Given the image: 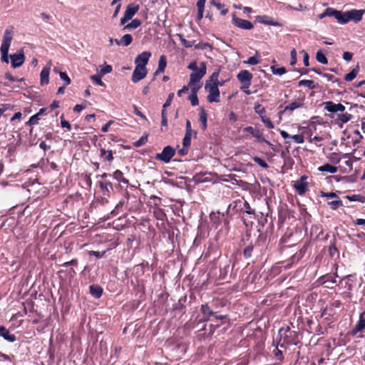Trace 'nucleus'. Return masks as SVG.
Here are the masks:
<instances>
[{
	"mask_svg": "<svg viewBox=\"0 0 365 365\" xmlns=\"http://www.w3.org/2000/svg\"><path fill=\"white\" fill-rule=\"evenodd\" d=\"M358 73V69L354 68L351 71L345 75L344 79L346 81H351L354 79Z\"/></svg>",
	"mask_w": 365,
	"mask_h": 365,
	"instance_id": "obj_37",
	"label": "nucleus"
},
{
	"mask_svg": "<svg viewBox=\"0 0 365 365\" xmlns=\"http://www.w3.org/2000/svg\"><path fill=\"white\" fill-rule=\"evenodd\" d=\"M206 64L204 62H201L199 66V69L196 71L192 72L190 76V82L188 86L193 87L195 86H201L200 84V80L206 74Z\"/></svg>",
	"mask_w": 365,
	"mask_h": 365,
	"instance_id": "obj_1",
	"label": "nucleus"
},
{
	"mask_svg": "<svg viewBox=\"0 0 365 365\" xmlns=\"http://www.w3.org/2000/svg\"><path fill=\"white\" fill-rule=\"evenodd\" d=\"M304 255V252L300 250L298 252L291 257L287 262H283L280 263V267H284L285 269H289L292 265L297 262Z\"/></svg>",
	"mask_w": 365,
	"mask_h": 365,
	"instance_id": "obj_12",
	"label": "nucleus"
},
{
	"mask_svg": "<svg viewBox=\"0 0 365 365\" xmlns=\"http://www.w3.org/2000/svg\"><path fill=\"white\" fill-rule=\"evenodd\" d=\"M128 200V194L123 198L121 199L118 203L116 205L115 209L113 210V212H116V213H118V210L124 205V204L125 203V202H127Z\"/></svg>",
	"mask_w": 365,
	"mask_h": 365,
	"instance_id": "obj_38",
	"label": "nucleus"
},
{
	"mask_svg": "<svg viewBox=\"0 0 365 365\" xmlns=\"http://www.w3.org/2000/svg\"><path fill=\"white\" fill-rule=\"evenodd\" d=\"M324 110L328 112L336 113L338 112H344L345 110V106L341 103H335L332 101H327L324 103Z\"/></svg>",
	"mask_w": 365,
	"mask_h": 365,
	"instance_id": "obj_9",
	"label": "nucleus"
},
{
	"mask_svg": "<svg viewBox=\"0 0 365 365\" xmlns=\"http://www.w3.org/2000/svg\"><path fill=\"white\" fill-rule=\"evenodd\" d=\"M232 23L235 26L242 29L250 30L253 28V24L251 21L235 16L232 18Z\"/></svg>",
	"mask_w": 365,
	"mask_h": 365,
	"instance_id": "obj_13",
	"label": "nucleus"
},
{
	"mask_svg": "<svg viewBox=\"0 0 365 365\" xmlns=\"http://www.w3.org/2000/svg\"><path fill=\"white\" fill-rule=\"evenodd\" d=\"M301 106L302 105L299 103L292 102L289 105L287 106L284 108V111H287V110L292 111V110H295L296 108L301 107Z\"/></svg>",
	"mask_w": 365,
	"mask_h": 365,
	"instance_id": "obj_45",
	"label": "nucleus"
},
{
	"mask_svg": "<svg viewBox=\"0 0 365 365\" xmlns=\"http://www.w3.org/2000/svg\"><path fill=\"white\" fill-rule=\"evenodd\" d=\"M273 354L277 359H279V361H282V359H283L282 351L278 348V346L275 347V349L273 351Z\"/></svg>",
	"mask_w": 365,
	"mask_h": 365,
	"instance_id": "obj_57",
	"label": "nucleus"
},
{
	"mask_svg": "<svg viewBox=\"0 0 365 365\" xmlns=\"http://www.w3.org/2000/svg\"><path fill=\"white\" fill-rule=\"evenodd\" d=\"M318 170L320 172H327L329 173H335L337 172V168L333 166L329 163H326L318 168Z\"/></svg>",
	"mask_w": 365,
	"mask_h": 365,
	"instance_id": "obj_26",
	"label": "nucleus"
},
{
	"mask_svg": "<svg viewBox=\"0 0 365 365\" xmlns=\"http://www.w3.org/2000/svg\"><path fill=\"white\" fill-rule=\"evenodd\" d=\"M201 312L203 314V321L205 322L208 321L210 317L215 315V312L210 309V307L207 304L202 305Z\"/></svg>",
	"mask_w": 365,
	"mask_h": 365,
	"instance_id": "obj_22",
	"label": "nucleus"
},
{
	"mask_svg": "<svg viewBox=\"0 0 365 365\" xmlns=\"http://www.w3.org/2000/svg\"><path fill=\"white\" fill-rule=\"evenodd\" d=\"M290 138L293 139L297 143H303L304 141L303 135L300 134L294 135Z\"/></svg>",
	"mask_w": 365,
	"mask_h": 365,
	"instance_id": "obj_61",
	"label": "nucleus"
},
{
	"mask_svg": "<svg viewBox=\"0 0 365 365\" xmlns=\"http://www.w3.org/2000/svg\"><path fill=\"white\" fill-rule=\"evenodd\" d=\"M139 6L135 4L128 5L124 12L123 18L120 19V24L125 25L126 22L132 19L135 14L138 11Z\"/></svg>",
	"mask_w": 365,
	"mask_h": 365,
	"instance_id": "obj_3",
	"label": "nucleus"
},
{
	"mask_svg": "<svg viewBox=\"0 0 365 365\" xmlns=\"http://www.w3.org/2000/svg\"><path fill=\"white\" fill-rule=\"evenodd\" d=\"M244 131L250 133L253 137L256 138L259 142H264L269 146L272 145L269 141L263 138L262 133L258 129L252 126H247L245 128Z\"/></svg>",
	"mask_w": 365,
	"mask_h": 365,
	"instance_id": "obj_11",
	"label": "nucleus"
},
{
	"mask_svg": "<svg viewBox=\"0 0 365 365\" xmlns=\"http://www.w3.org/2000/svg\"><path fill=\"white\" fill-rule=\"evenodd\" d=\"M205 91L208 93L207 101L209 103H218L220 101V90L215 83H205Z\"/></svg>",
	"mask_w": 365,
	"mask_h": 365,
	"instance_id": "obj_2",
	"label": "nucleus"
},
{
	"mask_svg": "<svg viewBox=\"0 0 365 365\" xmlns=\"http://www.w3.org/2000/svg\"><path fill=\"white\" fill-rule=\"evenodd\" d=\"M316 59L317 61H319V63H321L322 64L328 63L327 57L321 51H317V53L316 54Z\"/></svg>",
	"mask_w": 365,
	"mask_h": 365,
	"instance_id": "obj_34",
	"label": "nucleus"
},
{
	"mask_svg": "<svg viewBox=\"0 0 365 365\" xmlns=\"http://www.w3.org/2000/svg\"><path fill=\"white\" fill-rule=\"evenodd\" d=\"M292 331L290 330L289 327L287 326L286 327H282L279 329V336L280 337V340H282V338L283 336L286 335L287 334H289V332H292Z\"/></svg>",
	"mask_w": 365,
	"mask_h": 365,
	"instance_id": "obj_51",
	"label": "nucleus"
},
{
	"mask_svg": "<svg viewBox=\"0 0 365 365\" xmlns=\"http://www.w3.org/2000/svg\"><path fill=\"white\" fill-rule=\"evenodd\" d=\"M174 93H170L169 95H168V97L165 101V103H164L163 105V108H166L167 107L170 106V104H171V102L174 98Z\"/></svg>",
	"mask_w": 365,
	"mask_h": 365,
	"instance_id": "obj_63",
	"label": "nucleus"
},
{
	"mask_svg": "<svg viewBox=\"0 0 365 365\" xmlns=\"http://www.w3.org/2000/svg\"><path fill=\"white\" fill-rule=\"evenodd\" d=\"M11 66L14 68H19L23 65L25 61V56L23 51L10 55Z\"/></svg>",
	"mask_w": 365,
	"mask_h": 365,
	"instance_id": "obj_6",
	"label": "nucleus"
},
{
	"mask_svg": "<svg viewBox=\"0 0 365 365\" xmlns=\"http://www.w3.org/2000/svg\"><path fill=\"white\" fill-rule=\"evenodd\" d=\"M146 67L135 66L132 75V81L137 83L143 79L147 75Z\"/></svg>",
	"mask_w": 365,
	"mask_h": 365,
	"instance_id": "obj_7",
	"label": "nucleus"
},
{
	"mask_svg": "<svg viewBox=\"0 0 365 365\" xmlns=\"http://www.w3.org/2000/svg\"><path fill=\"white\" fill-rule=\"evenodd\" d=\"M365 10L351 9L348 11L349 21H353L355 23L360 21L362 19Z\"/></svg>",
	"mask_w": 365,
	"mask_h": 365,
	"instance_id": "obj_15",
	"label": "nucleus"
},
{
	"mask_svg": "<svg viewBox=\"0 0 365 365\" xmlns=\"http://www.w3.org/2000/svg\"><path fill=\"white\" fill-rule=\"evenodd\" d=\"M0 336L3 337L5 340L9 342L16 341L14 334H11L10 331L4 326H0Z\"/></svg>",
	"mask_w": 365,
	"mask_h": 365,
	"instance_id": "obj_20",
	"label": "nucleus"
},
{
	"mask_svg": "<svg viewBox=\"0 0 365 365\" xmlns=\"http://www.w3.org/2000/svg\"><path fill=\"white\" fill-rule=\"evenodd\" d=\"M263 18H266V16H257V20L258 22L266 24V25H271V26H278L279 24L277 22H274L272 21H267V20H262Z\"/></svg>",
	"mask_w": 365,
	"mask_h": 365,
	"instance_id": "obj_46",
	"label": "nucleus"
},
{
	"mask_svg": "<svg viewBox=\"0 0 365 365\" xmlns=\"http://www.w3.org/2000/svg\"><path fill=\"white\" fill-rule=\"evenodd\" d=\"M14 29L13 26H9L5 29L0 48L9 49L11 42L14 37Z\"/></svg>",
	"mask_w": 365,
	"mask_h": 365,
	"instance_id": "obj_5",
	"label": "nucleus"
},
{
	"mask_svg": "<svg viewBox=\"0 0 365 365\" xmlns=\"http://www.w3.org/2000/svg\"><path fill=\"white\" fill-rule=\"evenodd\" d=\"M38 122H39V116H38V115L35 114L29 118V120L26 123V124L30 125H37L38 123Z\"/></svg>",
	"mask_w": 365,
	"mask_h": 365,
	"instance_id": "obj_49",
	"label": "nucleus"
},
{
	"mask_svg": "<svg viewBox=\"0 0 365 365\" xmlns=\"http://www.w3.org/2000/svg\"><path fill=\"white\" fill-rule=\"evenodd\" d=\"M334 14V9L327 8L323 13L319 15V18L320 19H324L326 16H333Z\"/></svg>",
	"mask_w": 365,
	"mask_h": 365,
	"instance_id": "obj_44",
	"label": "nucleus"
},
{
	"mask_svg": "<svg viewBox=\"0 0 365 365\" xmlns=\"http://www.w3.org/2000/svg\"><path fill=\"white\" fill-rule=\"evenodd\" d=\"M199 120L201 123L202 129L205 130L207 128V114L205 110L200 112Z\"/></svg>",
	"mask_w": 365,
	"mask_h": 365,
	"instance_id": "obj_33",
	"label": "nucleus"
},
{
	"mask_svg": "<svg viewBox=\"0 0 365 365\" xmlns=\"http://www.w3.org/2000/svg\"><path fill=\"white\" fill-rule=\"evenodd\" d=\"M59 75L60 78L65 82L66 86L71 83V79L65 72H59Z\"/></svg>",
	"mask_w": 365,
	"mask_h": 365,
	"instance_id": "obj_58",
	"label": "nucleus"
},
{
	"mask_svg": "<svg viewBox=\"0 0 365 365\" xmlns=\"http://www.w3.org/2000/svg\"><path fill=\"white\" fill-rule=\"evenodd\" d=\"M283 343L280 344V347H284V344H296L297 340V333L296 331L289 332V334H287L283 336Z\"/></svg>",
	"mask_w": 365,
	"mask_h": 365,
	"instance_id": "obj_16",
	"label": "nucleus"
},
{
	"mask_svg": "<svg viewBox=\"0 0 365 365\" xmlns=\"http://www.w3.org/2000/svg\"><path fill=\"white\" fill-rule=\"evenodd\" d=\"M101 74L98 76V75H93L91 76V78L93 80V82H95L96 84L101 86H104V83L103 82L101 81Z\"/></svg>",
	"mask_w": 365,
	"mask_h": 365,
	"instance_id": "obj_52",
	"label": "nucleus"
},
{
	"mask_svg": "<svg viewBox=\"0 0 365 365\" xmlns=\"http://www.w3.org/2000/svg\"><path fill=\"white\" fill-rule=\"evenodd\" d=\"M201 86H195L191 87L192 94L189 96V100L191 102L192 106H195L198 105V98L197 96V92L200 88Z\"/></svg>",
	"mask_w": 365,
	"mask_h": 365,
	"instance_id": "obj_21",
	"label": "nucleus"
},
{
	"mask_svg": "<svg viewBox=\"0 0 365 365\" xmlns=\"http://www.w3.org/2000/svg\"><path fill=\"white\" fill-rule=\"evenodd\" d=\"M133 41V37L130 34H125L120 40L115 39V44L118 46L123 45L124 46H129Z\"/></svg>",
	"mask_w": 365,
	"mask_h": 365,
	"instance_id": "obj_23",
	"label": "nucleus"
},
{
	"mask_svg": "<svg viewBox=\"0 0 365 365\" xmlns=\"http://www.w3.org/2000/svg\"><path fill=\"white\" fill-rule=\"evenodd\" d=\"M191 137L192 135H185L183 140H182V145L184 148H188L190 145L191 143Z\"/></svg>",
	"mask_w": 365,
	"mask_h": 365,
	"instance_id": "obj_54",
	"label": "nucleus"
},
{
	"mask_svg": "<svg viewBox=\"0 0 365 365\" xmlns=\"http://www.w3.org/2000/svg\"><path fill=\"white\" fill-rule=\"evenodd\" d=\"M61 125L62 128H66L68 130L71 129V124L69 123L68 121L66 120L64 118H63V115H62L61 116Z\"/></svg>",
	"mask_w": 365,
	"mask_h": 365,
	"instance_id": "obj_62",
	"label": "nucleus"
},
{
	"mask_svg": "<svg viewBox=\"0 0 365 365\" xmlns=\"http://www.w3.org/2000/svg\"><path fill=\"white\" fill-rule=\"evenodd\" d=\"M100 156L108 161L110 162L113 160V153L111 150H106L104 148L100 149Z\"/></svg>",
	"mask_w": 365,
	"mask_h": 365,
	"instance_id": "obj_30",
	"label": "nucleus"
},
{
	"mask_svg": "<svg viewBox=\"0 0 365 365\" xmlns=\"http://www.w3.org/2000/svg\"><path fill=\"white\" fill-rule=\"evenodd\" d=\"M351 115L349 113L338 114V119L342 123H346L351 119Z\"/></svg>",
	"mask_w": 365,
	"mask_h": 365,
	"instance_id": "obj_39",
	"label": "nucleus"
},
{
	"mask_svg": "<svg viewBox=\"0 0 365 365\" xmlns=\"http://www.w3.org/2000/svg\"><path fill=\"white\" fill-rule=\"evenodd\" d=\"M167 66V59L166 56L164 55H162L160 56L159 61H158V66L157 70L155 72V75H158V73H163L165 71V69Z\"/></svg>",
	"mask_w": 365,
	"mask_h": 365,
	"instance_id": "obj_24",
	"label": "nucleus"
},
{
	"mask_svg": "<svg viewBox=\"0 0 365 365\" xmlns=\"http://www.w3.org/2000/svg\"><path fill=\"white\" fill-rule=\"evenodd\" d=\"M218 77H219V71L214 72L211 75L210 80L208 81H207L206 83H215L217 86H219V85L222 86V83H219Z\"/></svg>",
	"mask_w": 365,
	"mask_h": 365,
	"instance_id": "obj_32",
	"label": "nucleus"
},
{
	"mask_svg": "<svg viewBox=\"0 0 365 365\" xmlns=\"http://www.w3.org/2000/svg\"><path fill=\"white\" fill-rule=\"evenodd\" d=\"M254 110L260 117L265 115V108L259 103L255 105Z\"/></svg>",
	"mask_w": 365,
	"mask_h": 365,
	"instance_id": "obj_40",
	"label": "nucleus"
},
{
	"mask_svg": "<svg viewBox=\"0 0 365 365\" xmlns=\"http://www.w3.org/2000/svg\"><path fill=\"white\" fill-rule=\"evenodd\" d=\"M299 86H305L309 89H314L316 88L314 82L311 80H302L299 82Z\"/></svg>",
	"mask_w": 365,
	"mask_h": 365,
	"instance_id": "obj_35",
	"label": "nucleus"
},
{
	"mask_svg": "<svg viewBox=\"0 0 365 365\" xmlns=\"http://www.w3.org/2000/svg\"><path fill=\"white\" fill-rule=\"evenodd\" d=\"M195 48L197 49H212V46L209 43H199L195 45Z\"/></svg>",
	"mask_w": 365,
	"mask_h": 365,
	"instance_id": "obj_50",
	"label": "nucleus"
},
{
	"mask_svg": "<svg viewBox=\"0 0 365 365\" xmlns=\"http://www.w3.org/2000/svg\"><path fill=\"white\" fill-rule=\"evenodd\" d=\"M111 71H112V66L110 65H106L101 69L100 74L101 76H103L107 73H110Z\"/></svg>",
	"mask_w": 365,
	"mask_h": 365,
	"instance_id": "obj_55",
	"label": "nucleus"
},
{
	"mask_svg": "<svg viewBox=\"0 0 365 365\" xmlns=\"http://www.w3.org/2000/svg\"><path fill=\"white\" fill-rule=\"evenodd\" d=\"M141 25V21L137 19H135L131 21L130 23L124 26L123 30H130L135 29L139 27Z\"/></svg>",
	"mask_w": 365,
	"mask_h": 365,
	"instance_id": "obj_31",
	"label": "nucleus"
},
{
	"mask_svg": "<svg viewBox=\"0 0 365 365\" xmlns=\"http://www.w3.org/2000/svg\"><path fill=\"white\" fill-rule=\"evenodd\" d=\"M180 36V41L181 43L186 48H190L195 46L194 41H189L185 39L181 35Z\"/></svg>",
	"mask_w": 365,
	"mask_h": 365,
	"instance_id": "obj_48",
	"label": "nucleus"
},
{
	"mask_svg": "<svg viewBox=\"0 0 365 365\" xmlns=\"http://www.w3.org/2000/svg\"><path fill=\"white\" fill-rule=\"evenodd\" d=\"M307 177L302 175L300 178L294 182V187L299 195L304 194L307 190L308 184L306 182Z\"/></svg>",
	"mask_w": 365,
	"mask_h": 365,
	"instance_id": "obj_8",
	"label": "nucleus"
},
{
	"mask_svg": "<svg viewBox=\"0 0 365 365\" xmlns=\"http://www.w3.org/2000/svg\"><path fill=\"white\" fill-rule=\"evenodd\" d=\"M350 201L364 202L365 197L360 195H352L346 197Z\"/></svg>",
	"mask_w": 365,
	"mask_h": 365,
	"instance_id": "obj_41",
	"label": "nucleus"
},
{
	"mask_svg": "<svg viewBox=\"0 0 365 365\" xmlns=\"http://www.w3.org/2000/svg\"><path fill=\"white\" fill-rule=\"evenodd\" d=\"M239 81L244 84V87L247 88L248 85H251L252 74L247 70L241 71L237 76Z\"/></svg>",
	"mask_w": 365,
	"mask_h": 365,
	"instance_id": "obj_10",
	"label": "nucleus"
},
{
	"mask_svg": "<svg viewBox=\"0 0 365 365\" xmlns=\"http://www.w3.org/2000/svg\"><path fill=\"white\" fill-rule=\"evenodd\" d=\"M175 153V150L171 146L168 145L163 148L160 153L156 155L155 159L168 163L170 161Z\"/></svg>",
	"mask_w": 365,
	"mask_h": 365,
	"instance_id": "obj_4",
	"label": "nucleus"
},
{
	"mask_svg": "<svg viewBox=\"0 0 365 365\" xmlns=\"http://www.w3.org/2000/svg\"><path fill=\"white\" fill-rule=\"evenodd\" d=\"M100 187L103 195H108L110 190L113 189V185L108 181H100Z\"/></svg>",
	"mask_w": 365,
	"mask_h": 365,
	"instance_id": "obj_25",
	"label": "nucleus"
},
{
	"mask_svg": "<svg viewBox=\"0 0 365 365\" xmlns=\"http://www.w3.org/2000/svg\"><path fill=\"white\" fill-rule=\"evenodd\" d=\"M329 204L330 205L331 207L333 210H336L339 206L342 205V201L340 200H336L329 202Z\"/></svg>",
	"mask_w": 365,
	"mask_h": 365,
	"instance_id": "obj_59",
	"label": "nucleus"
},
{
	"mask_svg": "<svg viewBox=\"0 0 365 365\" xmlns=\"http://www.w3.org/2000/svg\"><path fill=\"white\" fill-rule=\"evenodd\" d=\"M254 161L263 168H268L267 163L264 160H262V158H260L259 157H255Z\"/></svg>",
	"mask_w": 365,
	"mask_h": 365,
	"instance_id": "obj_53",
	"label": "nucleus"
},
{
	"mask_svg": "<svg viewBox=\"0 0 365 365\" xmlns=\"http://www.w3.org/2000/svg\"><path fill=\"white\" fill-rule=\"evenodd\" d=\"M290 55H291L290 64L294 65L297 62V51L294 48L291 51Z\"/></svg>",
	"mask_w": 365,
	"mask_h": 365,
	"instance_id": "obj_64",
	"label": "nucleus"
},
{
	"mask_svg": "<svg viewBox=\"0 0 365 365\" xmlns=\"http://www.w3.org/2000/svg\"><path fill=\"white\" fill-rule=\"evenodd\" d=\"M103 289L97 285L90 286V293L96 298H99L102 295Z\"/></svg>",
	"mask_w": 365,
	"mask_h": 365,
	"instance_id": "obj_28",
	"label": "nucleus"
},
{
	"mask_svg": "<svg viewBox=\"0 0 365 365\" xmlns=\"http://www.w3.org/2000/svg\"><path fill=\"white\" fill-rule=\"evenodd\" d=\"M245 63L254 66L258 64L259 63V60H258L256 56H251L248 58V59L246 61H245Z\"/></svg>",
	"mask_w": 365,
	"mask_h": 365,
	"instance_id": "obj_60",
	"label": "nucleus"
},
{
	"mask_svg": "<svg viewBox=\"0 0 365 365\" xmlns=\"http://www.w3.org/2000/svg\"><path fill=\"white\" fill-rule=\"evenodd\" d=\"M9 50L6 48H0L1 52V61L8 63H9Z\"/></svg>",
	"mask_w": 365,
	"mask_h": 365,
	"instance_id": "obj_36",
	"label": "nucleus"
},
{
	"mask_svg": "<svg viewBox=\"0 0 365 365\" xmlns=\"http://www.w3.org/2000/svg\"><path fill=\"white\" fill-rule=\"evenodd\" d=\"M147 140H148V137L146 135L142 136L138 140L135 142L133 144L135 147L138 148V147L143 145L147 142Z\"/></svg>",
	"mask_w": 365,
	"mask_h": 365,
	"instance_id": "obj_56",
	"label": "nucleus"
},
{
	"mask_svg": "<svg viewBox=\"0 0 365 365\" xmlns=\"http://www.w3.org/2000/svg\"><path fill=\"white\" fill-rule=\"evenodd\" d=\"M271 69H272V72L273 73V74H275V75H283L286 73V68L284 67H276V66H272L271 67Z\"/></svg>",
	"mask_w": 365,
	"mask_h": 365,
	"instance_id": "obj_42",
	"label": "nucleus"
},
{
	"mask_svg": "<svg viewBox=\"0 0 365 365\" xmlns=\"http://www.w3.org/2000/svg\"><path fill=\"white\" fill-rule=\"evenodd\" d=\"M113 177L114 178V179H115L118 182H121L125 185H128V180L125 179L124 177H123V173L119 170H115L113 174Z\"/></svg>",
	"mask_w": 365,
	"mask_h": 365,
	"instance_id": "obj_29",
	"label": "nucleus"
},
{
	"mask_svg": "<svg viewBox=\"0 0 365 365\" xmlns=\"http://www.w3.org/2000/svg\"><path fill=\"white\" fill-rule=\"evenodd\" d=\"M51 70V63H48L41 71L40 73V79L41 85H47L49 82V73Z\"/></svg>",
	"mask_w": 365,
	"mask_h": 365,
	"instance_id": "obj_18",
	"label": "nucleus"
},
{
	"mask_svg": "<svg viewBox=\"0 0 365 365\" xmlns=\"http://www.w3.org/2000/svg\"><path fill=\"white\" fill-rule=\"evenodd\" d=\"M333 16L341 24H345L349 22V14L348 11L343 12L334 9Z\"/></svg>",
	"mask_w": 365,
	"mask_h": 365,
	"instance_id": "obj_17",
	"label": "nucleus"
},
{
	"mask_svg": "<svg viewBox=\"0 0 365 365\" xmlns=\"http://www.w3.org/2000/svg\"><path fill=\"white\" fill-rule=\"evenodd\" d=\"M364 329H365V312L361 313L359 319L352 330V334H356L358 332L361 331Z\"/></svg>",
	"mask_w": 365,
	"mask_h": 365,
	"instance_id": "obj_19",
	"label": "nucleus"
},
{
	"mask_svg": "<svg viewBox=\"0 0 365 365\" xmlns=\"http://www.w3.org/2000/svg\"><path fill=\"white\" fill-rule=\"evenodd\" d=\"M337 277H338V275L336 274H334L332 275L329 274V275L324 276L322 277V279H324V282H331L333 284H336V278Z\"/></svg>",
	"mask_w": 365,
	"mask_h": 365,
	"instance_id": "obj_43",
	"label": "nucleus"
},
{
	"mask_svg": "<svg viewBox=\"0 0 365 365\" xmlns=\"http://www.w3.org/2000/svg\"><path fill=\"white\" fill-rule=\"evenodd\" d=\"M211 4L215 6L219 11H220V14L222 15H225L227 14L228 10L227 9H225V5L222 4L220 1V0H212L210 1Z\"/></svg>",
	"mask_w": 365,
	"mask_h": 365,
	"instance_id": "obj_27",
	"label": "nucleus"
},
{
	"mask_svg": "<svg viewBox=\"0 0 365 365\" xmlns=\"http://www.w3.org/2000/svg\"><path fill=\"white\" fill-rule=\"evenodd\" d=\"M150 56L151 53L150 51H143L138 54L135 59V66L145 67Z\"/></svg>",
	"mask_w": 365,
	"mask_h": 365,
	"instance_id": "obj_14",
	"label": "nucleus"
},
{
	"mask_svg": "<svg viewBox=\"0 0 365 365\" xmlns=\"http://www.w3.org/2000/svg\"><path fill=\"white\" fill-rule=\"evenodd\" d=\"M261 120L265 124V125L270 129L274 128V124L265 115L261 116Z\"/></svg>",
	"mask_w": 365,
	"mask_h": 365,
	"instance_id": "obj_47",
	"label": "nucleus"
}]
</instances>
